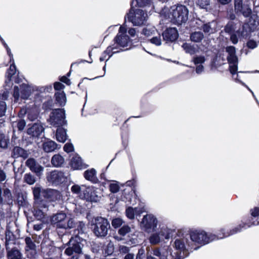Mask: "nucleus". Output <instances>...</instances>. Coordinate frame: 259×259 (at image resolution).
<instances>
[{"mask_svg": "<svg viewBox=\"0 0 259 259\" xmlns=\"http://www.w3.org/2000/svg\"><path fill=\"white\" fill-rule=\"evenodd\" d=\"M197 4L201 8L205 9L209 5V0H197Z\"/></svg>", "mask_w": 259, "mask_h": 259, "instance_id": "de8ad7c7", "label": "nucleus"}, {"mask_svg": "<svg viewBox=\"0 0 259 259\" xmlns=\"http://www.w3.org/2000/svg\"><path fill=\"white\" fill-rule=\"evenodd\" d=\"M205 58L202 56H196L193 57L192 61L195 64H202L205 62Z\"/></svg>", "mask_w": 259, "mask_h": 259, "instance_id": "c03bdc74", "label": "nucleus"}, {"mask_svg": "<svg viewBox=\"0 0 259 259\" xmlns=\"http://www.w3.org/2000/svg\"><path fill=\"white\" fill-rule=\"evenodd\" d=\"M47 178L48 181L55 184L61 183L64 182L66 179L64 174L62 171L57 170L51 172Z\"/></svg>", "mask_w": 259, "mask_h": 259, "instance_id": "4468645a", "label": "nucleus"}, {"mask_svg": "<svg viewBox=\"0 0 259 259\" xmlns=\"http://www.w3.org/2000/svg\"><path fill=\"white\" fill-rule=\"evenodd\" d=\"M26 125V122L24 120L20 119L17 122H13V126H16L19 131H22Z\"/></svg>", "mask_w": 259, "mask_h": 259, "instance_id": "58836bf2", "label": "nucleus"}, {"mask_svg": "<svg viewBox=\"0 0 259 259\" xmlns=\"http://www.w3.org/2000/svg\"><path fill=\"white\" fill-rule=\"evenodd\" d=\"M5 239L6 240H14L13 234L9 230H7L5 232Z\"/></svg>", "mask_w": 259, "mask_h": 259, "instance_id": "052dcab7", "label": "nucleus"}, {"mask_svg": "<svg viewBox=\"0 0 259 259\" xmlns=\"http://www.w3.org/2000/svg\"><path fill=\"white\" fill-rule=\"evenodd\" d=\"M44 130L45 128L41 123H35L28 128L27 133L32 137L38 138Z\"/></svg>", "mask_w": 259, "mask_h": 259, "instance_id": "ddd939ff", "label": "nucleus"}, {"mask_svg": "<svg viewBox=\"0 0 259 259\" xmlns=\"http://www.w3.org/2000/svg\"><path fill=\"white\" fill-rule=\"evenodd\" d=\"M15 242L14 240H6L5 246H6V251H7V248H12L13 247H11V245H15Z\"/></svg>", "mask_w": 259, "mask_h": 259, "instance_id": "4d7b16f0", "label": "nucleus"}, {"mask_svg": "<svg viewBox=\"0 0 259 259\" xmlns=\"http://www.w3.org/2000/svg\"><path fill=\"white\" fill-rule=\"evenodd\" d=\"M131 231L130 227L128 225H123L118 230V234L122 236H125L126 234L130 233Z\"/></svg>", "mask_w": 259, "mask_h": 259, "instance_id": "4c0bfd02", "label": "nucleus"}, {"mask_svg": "<svg viewBox=\"0 0 259 259\" xmlns=\"http://www.w3.org/2000/svg\"><path fill=\"white\" fill-rule=\"evenodd\" d=\"M64 162V158L59 154L54 155L51 160L52 164L55 166H60Z\"/></svg>", "mask_w": 259, "mask_h": 259, "instance_id": "c85d7f7f", "label": "nucleus"}, {"mask_svg": "<svg viewBox=\"0 0 259 259\" xmlns=\"http://www.w3.org/2000/svg\"><path fill=\"white\" fill-rule=\"evenodd\" d=\"M65 87L64 85H63L62 83L56 82L54 83V88L56 90L59 91V92L61 91L62 89H63Z\"/></svg>", "mask_w": 259, "mask_h": 259, "instance_id": "e2e57ef3", "label": "nucleus"}, {"mask_svg": "<svg viewBox=\"0 0 259 259\" xmlns=\"http://www.w3.org/2000/svg\"><path fill=\"white\" fill-rule=\"evenodd\" d=\"M137 1L140 7L146 6L151 3V0H137Z\"/></svg>", "mask_w": 259, "mask_h": 259, "instance_id": "603ef678", "label": "nucleus"}, {"mask_svg": "<svg viewBox=\"0 0 259 259\" xmlns=\"http://www.w3.org/2000/svg\"><path fill=\"white\" fill-rule=\"evenodd\" d=\"M6 173L2 169H0V181L2 182L6 180Z\"/></svg>", "mask_w": 259, "mask_h": 259, "instance_id": "338daca9", "label": "nucleus"}, {"mask_svg": "<svg viewBox=\"0 0 259 259\" xmlns=\"http://www.w3.org/2000/svg\"><path fill=\"white\" fill-rule=\"evenodd\" d=\"M36 163V161L33 158H29L26 161V165L29 168H32V166Z\"/></svg>", "mask_w": 259, "mask_h": 259, "instance_id": "5fc2aeb1", "label": "nucleus"}, {"mask_svg": "<svg viewBox=\"0 0 259 259\" xmlns=\"http://www.w3.org/2000/svg\"><path fill=\"white\" fill-rule=\"evenodd\" d=\"M87 188V186L84 185H74L71 187V190L73 193L78 195L80 198L83 199V197L81 195L85 193Z\"/></svg>", "mask_w": 259, "mask_h": 259, "instance_id": "4be33fe9", "label": "nucleus"}, {"mask_svg": "<svg viewBox=\"0 0 259 259\" xmlns=\"http://www.w3.org/2000/svg\"><path fill=\"white\" fill-rule=\"evenodd\" d=\"M251 215L253 217H258L259 216V208H255L251 211Z\"/></svg>", "mask_w": 259, "mask_h": 259, "instance_id": "774afa93", "label": "nucleus"}, {"mask_svg": "<svg viewBox=\"0 0 259 259\" xmlns=\"http://www.w3.org/2000/svg\"><path fill=\"white\" fill-rule=\"evenodd\" d=\"M157 219L151 214L144 215L141 223V227L147 232L155 230L157 225Z\"/></svg>", "mask_w": 259, "mask_h": 259, "instance_id": "6e6552de", "label": "nucleus"}, {"mask_svg": "<svg viewBox=\"0 0 259 259\" xmlns=\"http://www.w3.org/2000/svg\"><path fill=\"white\" fill-rule=\"evenodd\" d=\"M31 94V89L30 87L26 84L21 85V97L23 99H27Z\"/></svg>", "mask_w": 259, "mask_h": 259, "instance_id": "7c9ffc66", "label": "nucleus"}, {"mask_svg": "<svg viewBox=\"0 0 259 259\" xmlns=\"http://www.w3.org/2000/svg\"><path fill=\"white\" fill-rule=\"evenodd\" d=\"M48 121L51 125L55 126H60L65 123L64 109H54L50 114Z\"/></svg>", "mask_w": 259, "mask_h": 259, "instance_id": "0eeeda50", "label": "nucleus"}, {"mask_svg": "<svg viewBox=\"0 0 259 259\" xmlns=\"http://www.w3.org/2000/svg\"><path fill=\"white\" fill-rule=\"evenodd\" d=\"M51 222L56 227L70 229L75 227L76 222L72 218H68L65 213L60 212L53 214L51 218Z\"/></svg>", "mask_w": 259, "mask_h": 259, "instance_id": "7ed1b4c3", "label": "nucleus"}, {"mask_svg": "<svg viewBox=\"0 0 259 259\" xmlns=\"http://www.w3.org/2000/svg\"><path fill=\"white\" fill-rule=\"evenodd\" d=\"M163 40L166 42H172L178 37V33L175 28H169L166 29L163 33Z\"/></svg>", "mask_w": 259, "mask_h": 259, "instance_id": "2eb2a0df", "label": "nucleus"}, {"mask_svg": "<svg viewBox=\"0 0 259 259\" xmlns=\"http://www.w3.org/2000/svg\"><path fill=\"white\" fill-rule=\"evenodd\" d=\"M71 167L74 169H80L85 167L81 158L76 154L73 155L70 162Z\"/></svg>", "mask_w": 259, "mask_h": 259, "instance_id": "f3484780", "label": "nucleus"}, {"mask_svg": "<svg viewBox=\"0 0 259 259\" xmlns=\"http://www.w3.org/2000/svg\"><path fill=\"white\" fill-rule=\"evenodd\" d=\"M64 150L66 152H70L73 150V146L72 144L67 143L64 146Z\"/></svg>", "mask_w": 259, "mask_h": 259, "instance_id": "864d4df0", "label": "nucleus"}, {"mask_svg": "<svg viewBox=\"0 0 259 259\" xmlns=\"http://www.w3.org/2000/svg\"><path fill=\"white\" fill-rule=\"evenodd\" d=\"M2 189L0 186V205L4 203H9L12 202V196L11 191L8 188H5L3 191L2 196Z\"/></svg>", "mask_w": 259, "mask_h": 259, "instance_id": "dca6fc26", "label": "nucleus"}, {"mask_svg": "<svg viewBox=\"0 0 259 259\" xmlns=\"http://www.w3.org/2000/svg\"><path fill=\"white\" fill-rule=\"evenodd\" d=\"M137 211V209L136 208H133L132 207H128L126 210V216L130 219H133L134 218L135 213Z\"/></svg>", "mask_w": 259, "mask_h": 259, "instance_id": "ea45409f", "label": "nucleus"}, {"mask_svg": "<svg viewBox=\"0 0 259 259\" xmlns=\"http://www.w3.org/2000/svg\"><path fill=\"white\" fill-rule=\"evenodd\" d=\"M202 29L206 33H212L214 31L213 29L211 27L210 23H206L202 26Z\"/></svg>", "mask_w": 259, "mask_h": 259, "instance_id": "79ce46f5", "label": "nucleus"}, {"mask_svg": "<svg viewBox=\"0 0 259 259\" xmlns=\"http://www.w3.org/2000/svg\"><path fill=\"white\" fill-rule=\"evenodd\" d=\"M158 234L162 237V240L164 238L168 239L169 238V230L166 228H162Z\"/></svg>", "mask_w": 259, "mask_h": 259, "instance_id": "e433bc0d", "label": "nucleus"}, {"mask_svg": "<svg viewBox=\"0 0 259 259\" xmlns=\"http://www.w3.org/2000/svg\"><path fill=\"white\" fill-rule=\"evenodd\" d=\"M162 240V237L158 233H154L149 237V241L152 244H156Z\"/></svg>", "mask_w": 259, "mask_h": 259, "instance_id": "2f4dec72", "label": "nucleus"}, {"mask_svg": "<svg viewBox=\"0 0 259 259\" xmlns=\"http://www.w3.org/2000/svg\"><path fill=\"white\" fill-rule=\"evenodd\" d=\"M126 26L123 25V26H120L119 30V33L117 35H126Z\"/></svg>", "mask_w": 259, "mask_h": 259, "instance_id": "0e129e2a", "label": "nucleus"}, {"mask_svg": "<svg viewBox=\"0 0 259 259\" xmlns=\"http://www.w3.org/2000/svg\"><path fill=\"white\" fill-rule=\"evenodd\" d=\"M123 223L122 220L120 218H115L112 221V225L115 228H118L121 226Z\"/></svg>", "mask_w": 259, "mask_h": 259, "instance_id": "a18cd8bd", "label": "nucleus"}, {"mask_svg": "<svg viewBox=\"0 0 259 259\" xmlns=\"http://www.w3.org/2000/svg\"><path fill=\"white\" fill-rule=\"evenodd\" d=\"M129 250V248L125 246H121L119 248L120 251L123 253H127Z\"/></svg>", "mask_w": 259, "mask_h": 259, "instance_id": "69168bd1", "label": "nucleus"}, {"mask_svg": "<svg viewBox=\"0 0 259 259\" xmlns=\"http://www.w3.org/2000/svg\"><path fill=\"white\" fill-rule=\"evenodd\" d=\"M56 101L60 106H64L66 102L65 94L63 91L58 92L55 94Z\"/></svg>", "mask_w": 259, "mask_h": 259, "instance_id": "cd10ccee", "label": "nucleus"}, {"mask_svg": "<svg viewBox=\"0 0 259 259\" xmlns=\"http://www.w3.org/2000/svg\"><path fill=\"white\" fill-rule=\"evenodd\" d=\"M237 70V63L230 64V71L232 74H235Z\"/></svg>", "mask_w": 259, "mask_h": 259, "instance_id": "13d9d810", "label": "nucleus"}, {"mask_svg": "<svg viewBox=\"0 0 259 259\" xmlns=\"http://www.w3.org/2000/svg\"><path fill=\"white\" fill-rule=\"evenodd\" d=\"M13 96L15 98V101L16 102L18 100L20 96L19 90L18 87L17 86L14 87Z\"/></svg>", "mask_w": 259, "mask_h": 259, "instance_id": "6e6d98bb", "label": "nucleus"}, {"mask_svg": "<svg viewBox=\"0 0 259 259\" xmlns=\"http://www.w3.org/2000/svg\"><path fill=\"white\" fill-rule=\"evenodd\" d=\"M24 181L29 185H32L35 182V178L30 174H26L24 177Z\"/></svg>", "mask_w": 259, "mask_h": 259, "instance_id": "c9c22d12", "label": "nucleus"}, {"mask_svg": "<svg viewBox=\"0 0 259 259\" xmlns=\"http://www.w3.org/2000/svg\"><path fill=\"white\" fill-rule=\"evenodd\" d=\"M109 189L112 193H117L119 190V186L116 183H111L109 185Z\"/></svg>", "mask_w": 259, "mask_h": 259, "instance_id": "49530a36", "label": "nucleus"}, {"mask_svg": "<svg viewBox=\"0 0 259 259\" xmlns=\"http://www.w3.org/2000/svg\"><path fill=\"white\" fill-rule=\"evenodd\" d=\"M241 230V226L235 228L234 229L231 231L230 233H227V234H225L223 232V235L218 236L216 237L214 235L209 234L207 235L204 231H194L191 232L190 234V237L192 241L197 242L200 244H206L209 242V241H212L215 239V238L218 239H221L225 237L229 236L230 235H232L234 233L238 232Z\"/></svg>", "mask_w": 259, "mask_h": 259, "instance_id": "f03ea898", "label": "nucleus"}, {"mask_svg": "<svg viewBox=\"0 0 259 259\" xmlns=\"http://www.w3.org/2000/svg\"><path fill=\"white\" fill-rule=\"evenodd\" d=\"M30 169L37 175H39V174L43 170V167L36 162L33 165L32 168Z\"/></svg>", "mask_w": 259, "mask_h": 259, "instance_id": "37998d69", "label": "nucleus"}, {"mask_svg": "<svg viewBox=\"0 0 259 259\" xmlns=\"http://www.w3.org/2000/svg\"><path fill=\"white\" fill-rule=\"evenodd\" d=\"M67 245L68 247L65 249V253L68 255H71L74 253L78 254L82 253V250L83 247L82 240L78 236L71 237Z\"/></svg>", "mask_w": 259, "mask_h": 259, "instance_id": "39448f33", "label": "nucleus"}, {"mask_svg": "<svg viewBox=\"0 0 259 259\" xmlns=\"http://www.w3.org/2000/svg\"><path fill=\"white\" fill-rule=\"evenodd\" d=\"M41 193H44V196L48 198H50L51 200H54L53 196L56 197L60 196L59 192L55 190L49 189L42 191L41 187L37 186L33 188V193L36 199L39 198Z\"/></svg>", "mask_w": 259, "mask_h": 259, "instance_id": "9d476101", "label": "nucleus"}, {"mask_svg": "<svg viewBox=\"0 0 259 259\" xmlns=\"http://www.w3.org/2000/svg\"><path fill=\"white\" fill-rule=\"evenodd\" d=\"M26 246L25 247V252L27 257L30 258H35L37 253L36 246L29 237H26L25 238Z\"/></svg>", "mask_w": 259, "mask_h": 259, "instance_id": "9b49d317", "label": "nucleus"}, {"mask_svg": "<svg viewBox=\"0 0 259 259\" xmlns=\"http://www.w3.org/2000/svg\"><path fill=\"white\" fill-rule=\"evenodd\" d=\"M204 38V34L201 31H195L190 34V39L194 42H200Z\"/></svg>", "mask_w": 259, "mask_h": 259, "instance_id": "bb28decb", "label": "nucleus"}, {"mask_svg": "<svg viewBox=\"0 0 259 259\" xmlns=\"http://www.w3.org/2000/svg\"><path fill=\"white\" fill-rule=\"evenodd\" d=\"M234 7L236 13L242 14L244 17H248L251 14V9L248 5H243L242 0H234Z\"/></svg>", "mask_w": 259, "mask_h": 259, "instance_id": "f8f14e48", "label": "nucleus"}, {"mask_svg": "<svg viewBox=\"0 0 259 259\" xmlns=\"http://www.w3.org/2000/svg\"><path fill=\"white\" fill-rule=\"evenodd\" d=\"M234 30V26L232 23H229L225 28V32L228 33H232Z\"/></svg>", "mask_w": 259, "mask_h": 259, "instance_id": "09e8293b", "label": "nucleus"}, {"mask_svg": "<svg viewBox=\"0 0 259 259\" xmlns=\"http://www.w3.org/2000/svg\"><path fill=\"white\" fill-rule=\"evenodd\" d=\"M42 148L46 152H51L57 148V144L53 141H47L43 143Z\"/></svg>", "mask_w": 259, "mask_h": 259, "instance_id": "5701e85b", "label": "nucleus"}, {"mask_svg": "<svg viewBox=\"0 0 259 259\" xmlns=\"http://www.w3.org/2000/svg\"><path fill=\"white\" fill-rule=\"evenodd\" d=\"M147 17V15L144 11L141 9H137L135 11L131 10L125 17V21L131 22L134 25L140 26L143 24Z\"/></svg>", "mask_w": 259, "mask_h": 259, "instance_id": "423d86ee", "label": "nucleus"}, {"mask_svg": "<svg viewBox=\"0 0 259 259\" xmlns=\"http://www.w3.org/2000/svg\"><path fill=\"white\" fill-rule=\"evenodd\" d=\"M28 155V151L19 146L14 147L11 154L12 157L14 158L22 157L25 159L27 158Z\"/></svg>", "mask_w": 259, "mask_h": 259, "instance_id": "a211bd4d", "label": "nucleus"}, {"mask_svg": "<svg viewBox=\"0 0 259 259\" xmlns=\"http://www.w3.org/2000/svg\"><path fill=\"white\" fill-rule=\"evenodd\" d=\"M35 207L37 210L35 211L34 216L38 220H41L44 219L45 214L41 209L42 208H46L47 205L43 201H40V203H39L37 201H36L35 203Z\"/></svg>", "mask_w": 259, "mask_h": 259, "instance_id": "6ab92c4d", "label": "nucleus"}, {"mask_svg": "<svg viewBox=\"0 0 259 259\" xmlns=\"http://www.w3.org/2000/svg\"><path fill=\"white\" fill-rule=\"evenodd\" d=\"M129 37L127 35H117L115 38V41L117 44L121 47H125L128 41Z\"/></svg>", "mask_w": 259, "mask_h": 259, "instance_id": "c756f323", "label": "nucleus"}, {"mask_svg": "<svg viewBox=\"0 0 259 259\" xmlns=\"http://www.w3.org/2000/svg\"><path fill=\"white\" fill-rule=\"evenodd\" d=\"M16 73V67L14 65H11L7 72L8 80L10 81L13 75Z\"/></svg>", "mask_w": 259, "mask_h": 259, "instance_id": "a19ab883", "label": "nucleus"}, {"mask_svg": "<svg viewBox=\"0 0 259 259\" xmlns=\"http://www.w3.org/2000/svg\"><path fill=\"white\" fill-rule=\"evenodd\" d=\"M226 52L229 55H234L236 53L235 48L233 46H229L226 48Z\"/></svg>", "mask_w": 259, "mask_h": 259, "instance_id": "bf43d9fd", "label": "nucleus"}, {"mask_svg": "<svg viewBox=\"0 0 259 259\" xmlns=\"http://www.w3.org/2000/svg\"><path fill=\"white\" fill-rule=\"evenodd\" d=\"M247 46L249 48L253 49L256 47L257 44L255 41L250 40L247 42Z\"/></svg>", "mask_w": 259, "mask_h": 259, "instance_id": "680f3d73", "label": "nucleus"}, {"mask_svg": "<svg viewBox=\"0 0 259 259\" xmlns=\"http://www.w3.org/2000/svg\"><path fill=\"white\" fill-rule=\"evenodd\" d=\"M156 29L154 27L147 26L143 29L142 33L147 36H151L154 34Z\"/></svg>", "mask_w": 259, "mask_h": 259, "instance_id": "72a5a7b5", "label": "nucleus"}, {"mask_svg": "<svg viewBox=\"0 0 259 259\" xmlns=\"http://www.w3.org/2000/svg\"><path fill=\"white\" fill-rule=\"evenodd\" d=\"M99 190L98 188L94 187L87 186L85 193L82 195L81 196L83 197V199H85L87 201L97 202L101 198Z\"/></svg>", "mask_w": 259, "mask_h": 259, "instance_id": "1a4fd4ad", "label": "nucleus"}, {"mask_svg": "<svg viewBox=\"0 0 259 259\" xmlns=\"http://www.w3.org/2000/svg\"><path fill=\"white\" fill-rule=\"evenodd\" d=\"M9 138L4 134L0 133V147L4 149L8 148Z\"/></svg>", "mask_w": 259, "mask_h": 259, "instance_id": "473e14b6", "label": "nucleus"}, {"mask_svg": "<svg viewBox=\"0 0 259 259\" xmlns=\"http://www.w3.org/2000/svg\"><path fill=\"white\" fill-rule=\"evenodd\" d=\"M84 177L85 179L94 183H96L98 180L96 177V171L94 168L86 170L84 172Z\"/></svg>", "mask_w": 259, "mask_h": 259, "instance_id": "393cba45", "label": "nucleus"}, {"mask_svg": "<svg viewBox=\"0 0 259 259\" xmlns=\"http://www.w3.org/2000/svg\"><path fill=\"white\" fill-rule=\"evenodd\" d=\"M182 47L187 54H189L191 55H194L198 52L197 48L190 43L185 42L183 44Z\"/></svg>", "mask_w": 259, "mask_h": 259, "instance_id": "b1692460", "label": "nucleus"}, {"mask_svg": "<svg viewBox=\"0 0 259 259\" xmlns=\"http://www.w3.org/2000/svg\"><path fill=\"white\" fill-rule=\"evenodd\" d=\"M227 60H228L229 64L237 63V62H238V59L235 54L229 55L227 57Z\"/></svg>", "mask_w": 259, "mask_h": 259, "instance_id": "8fccbe9b", "label": "nucleus"}, {"mask_svg": "<svg viewBox=\"0 0 259 259\" xmlns=\"http://www.w3.org/2000/svg\"><path fill=\"white\" fill-rule=\"evenodd\" d=\"M150 42L152 44H154V45H155L156 46H160V45H161V38H160V36H158L153 37V38H152L150 39Z\"/></svg>", "mask_w": 259, "mask_h": 259, "instance_id": "3c124183", "label": "nucleus"}, {"mask_svg": "<svg viewBox=\"0 0 259 259\" xmlns=\"http://www.w3.org/2000/svg\"><path fill=\"white\" fill-rule=\"evenodd\" d=\"M92 226L93 233L98 237L106 236L110 228L109 221L102 217L96 218Z\"/></svg>", "mask_w": 259, "mask_h": 259, "instance_id": "20e7f679", "label": "nucleus"}, {"mask_svg": "<svg viewBox=\"0 0 259 259\" xmlns=\"http://www.w3.org/2000/svg\"><path fill=\"white\" fill-rule=\"evenodd\" d=\"M9 93L7 91H5L3 94H0V117L5 115L7 109L5 101L7 99Z\"/></svg>", "mask_w": 259, "mask_h": 259, "instance_id": "412c9836", "label": "nucleus"}, {"mask_svg": "<svg viewBox=\"0 0 259 259\" xmlns=\"http://www.w3.org/2000/svg\"><path fill=\"white\" fill-rule=\"evenodd\" d=\"M56 139L58 142L64 143L67 139L66 132L63 128L57 130L56 134Z\"/></svg>", "mask_w": 259, "mask_h": 259, "instance_id": "a878e982", "label": "nucleus"}, {"mask_svg": "<svg viewBox=\"0 0 259 259\" xmlns=\"http://www.w3.org/2000/svg\"><path fill=\"white\" fill-rule=\"evenodd\" d=\"M185 239H176L174 244L175 248L180 251H184L185 248Z\"/></svg>", "mask_w": 259, "mask_h": 259, "instance_id": "f704fd0d", "label": "nucleus"}, {"mask_svg": "<svg viewBox=\"0 0 259 259\" xmlns=\"http://www.w3.org/2000/svg\"><path fill=\"white\" fill-rule=\"evenodd\" d=\"M7 256L8 259H22L23 255L17 248H7Z\"/></svg>", "mask_w": 259, "mask_h": 259, "instance_id": "aec40b11", "label": "nucleus"}, {"mask_svg": "<svg viewBox=\"0 0 259 259\" xmlns=\"http://www.w3.org/2000/svg\"><path fill=\"white\" fill-rule=\"evenodd\" d=\"M189 11L184 5L174 6L168 10L167 15H165L169 21L177 24H181L187 22L188 19Z\"/></svg>", "mask_w": 259, "mask_h": 259, "instance_id": "f257e3e1", "label": "nucleus"}]
</instances>
